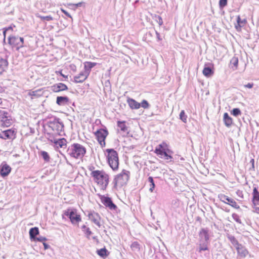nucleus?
I'll list each match as a JSON object with an SVG mask.
<instances>
[{
	"mask_svg": "<svg viewBox=\"0 0 259 259\" xmlns=\"http://www.w3.org/2000/svg\"><path fill=\"white\" fill-rule=\"evenodd\" d=\"M86 148L78 143H73L67 150V154L75 159H82L86 153Z\"/></svg>",
	"mask_w": 259,
	"mask_h": 259,
	"instance_id": "nucleus-1",
	"label": "nucleus"
},
{
	"mask_svg": "<svg viewBox=\"0 0 259 259\" xmlns=\"http://www.w3.org/2000/svg\"><path fill=\"white\" fill-rule=\"evenodd\" d=\"M97 183L101 186L102 190H105L109 183V176L103 171L94 170L91 173Z\"/></svg>",
	"mask_w": 259,
	"mask_h": 259,
	"instance_id": "nucleus-2",
	"label": "nucleus"
},
{
	"mask_svg": "<svg viewBox=\"0 0 259 259\" xmlns=\"http://www.w3.org/2000/svg\"><path fill=\"white\" fill-rule=\"evenodd\" d=\"M106 152L107 153V162L113 171H116L119 167L118 154L114 149H107Z\"/></svg>",
	"mask_w": 259,
	"mask_h": 259,
	"instance_id": "nucleus-3",
	"label": "nucleus"
},
{
	"mask_svg": "<svg viewBox=\"0 0 259 259\" xmlns=\"http://www.w3.org/2000/svg\"><path fill=\"white\" fill-rule=\"evenodd\" d=\"M167 147V145L166 143L163 142L155 148L154 153L158 155L160 158H164V159L171 161L173 158L170 155V154L172 153V152L168 149Z\"/></svg>",
	"mask_w": 259,
	"mask_h": 259,
	"instance_id": "nucleus-4",
	"label": "nucleus"
},
{
	"mask_svg": "<svg viewBox=\"0 0 259 259\" xmlns=\"http://www.w3.org/2000/svg\"><path fill=\"white\" fill-rule=\"evenodd\" d=\"M64 214L70 220L73 225L78 224L81 221V218L74 207H70L64 210Z\"/></svg>",
	"mask_w": 259,
	"mask_h": 259,
	"instance_id": "nucleus-5",
	"label": "nucleus"
},
{
	"mask_svg": "<svg viewBox=\"0 0 259 259\" xmlns=\"http://www.w3.org/2000/svg\"><path fill=\"white\" fill-rule=\"evenodd\" d=\"M130 172L123 169L121 173L116 175L113 180L114 186L119 185L123 186L126 185L130 179Z\"/></svg>",
	"mask_w": 259,
	"mask_h": 259,
	"instance_id": "nucleus-6",
	"label": "nucleus"
},
{
	"mask_svg": "<svg viewBox=\"0 0 259 259\" xmlns=\"http://www.w3.org/2000/svg\"><path fill=\"white\" fill-rule=\"evenodd\" d=\"M48 125L53 131L57 132L59 135H62L61 133L63 132L64 125L59 118L56 117L51 118L48 122Z\"/></svg>",
	"mask_w": 259,
	"mask_h": 259,
	"instance_id": "nucleus-7",
	"label": "nucleus"
},
{
	"mask_svg": "<svg viewBox=\"0 0 259 259\" xmlns=\"http://www.w3.org/2000/svg\"><path fill=\"white\" fill-rule=\"evenodd\" d=\"M99 196L101 202L110 210H115L117 209V206L113 202L112 199L108 196L98 194Z\"/></svg>",
	"mask_w": 259,
	"mask_h": 259,
	"instance_id": "nucleus-8",
	"label": "nucleus"
},
{
	"mask_svg": "<svg viewBox=\"0 0 259 259\" xmlns=\"http://www.w3.org/2000/svg\"><path fill=\"white\" fill-rule=\"evenodd\" d=\"M218 198L222 202L229 204L237 209H240L239 205L237 204L236 202L233 199L223 194H219L218 195Z\"/></svg>",
	"mask_w": 259,
	"mask_h": 259,
	"instance_id": "nucleus-9",
	"label": "nucleus"
},
{
	"mask_svg": "<svg viewBox=\"0 0 259 259\" xmlns=\"http://www.w3.org/2000/svg\"><path fill=\"white\" fill-rule=\"evenodd\" d=\"M17 131L15 129L5 130L0 134V138L2 139H11L13 140L16 137Z\"/></svg>",
	"mask_w": 259,
	"mask_h": 259,
	"instance_id": "nucleus-10",
	"label": "nucleus"
},
{
	"mask_svg": "<svg viewBox=\"0 0 259 259\" xmlns=\"http://www.w3.org/2000/svg\"><path fill=\"white\" fill-rule=\"evenodd\" d=\"M252 202L253 208L255 209V211L258 212L259 211V192L256 186H253Z\"/></svg>",
	"mask_w": 259,
	"mask_h": 259,
	"instance_id": "nucleus-11",
	"label": "nucleus"
},
{
	"mask_svg": "<svg viewBox=\"0 0 259 259\" xmlns=\"http://www.w3.org/2000/svg\"><path fill=\"white\" fill-rule=\"evenodd\" d=\"M95 135L99 144H102V142H104V140H105L106 137L108 135V132L106 128H100L95 133Z\"/></svg>",
	"mask_w": 259,
	"mask_h": 259,
	"instance_id": "nucleus-12",
	"label": "nucleus"
},
{
	"mask_svg": "<svg viewBox=\"0 0 259 259\" xmlns=\"http://www.w3.org/2000/svg\"><path fill=\"white\" fill-rule=\"evenodd\" d=\"M11 170V167L6 161H3L0 165V175L3 178L8 176Z\"/></svg>",
	"mask_w": 259,
	"mask_h": 259,
	"instance_id": "nucleus-13",
	"label": "nucleus"
},
{
	"mask_svg": "<svg viewBox=\"0 0 259 259\" xmlns=\"http://www.w3.org/2000/svg\"><path fill=\"white\" fill-rule=\"evenodd\" d=\"M88 217L92 222L97 225L99 228L101 227V224L99 221L100 217L98 213L94 211H91L88 214Z\"/></svg>",
	"mask_w": 259,
	"mask_h": 259,
	"instance_id": "nucleus-14",
	"label": "nucleus"
},
{
	"mask_svg": "<svg viewBox=\"0 0 259 259\" xmlns=\"http://www.w3.org/2000/svg\"><path fill=\"white\" fill-rule=\"evenodd\" d=\"M199 242H208L209 237L208 234V230L207 228H202L199 233Z\"/></svg>",
	"mask_w": 259,
	"mask_h": 259,
	"instance_id": "nucleus-15",
	"label": "nucleus"
},
{
	"mask_svg": "<svg viewBox=\"0 0 259 259\" xmlns=\"http://www.w3.org/2000/svg\"><path fill=\"white\" fill-rule=\"evenodd\" d=\"M48 140L50 142L54 143L56 145H58L60 148H66L67 147V142L65 138H61L57 140L48 139Z\"/></svg>",
	"mask_w": 259,
	"mask_h": 259,
	"instance_id": "nucleus-16",
	"label": "nucleus"
},
{
	"mask_svg": "<svg viewBox=\"0 0 259 259\" xmlns=\"http://www.w3.org/2000/svg\"><path fill=\"white\" fill-rule=\"evenodd\" d=\"M68 89L67 86L63 83H59L54 84L52 87V90L54 92H59L61 91H66Z\"/></svg>",
	"mask_w": 259,
	"mask_h": 259,
	"instance_id": "nucleus-17",
	"label": "nucleus"
},
{
	"mask_svg": "<svg viewBox=\"0 0 259 259\" xmlns=\"http://www.w3.org/2000/svg\"><path fill=\"white\" fill-rule=\"evenodd\" d=\"M88 74H86L85 72L81 71L79 74L74 77V81L75 83H82L88 77Z\"/></svg>",
	"mask_w": 259,
	"mask_h": 259,
	"instance_id": "nucleus-18",
	"label": "nucleus"
},
{
	"mask_svg": "<svg viewBox=\"0 0 259 259\" xmlns=\"http://www.w3.org/2000/svg\"><path fill=\"white\" fill-rule=\"evenodd\" d=\"M238 254L241 258H245L248 254V251L245 246L240 244L236 248Z\"/></svg>",
	"mask_w": 259,
	"mask_h": 259,
	"instance_id": "nucleus-19",
	"label": "nucleus"
},
{
	"mask_svg": "<svg viewBox=\"0 0 259 259\" xmlns=\"http://www.w3.org/2000/svg\"><path fill=\"white\" fill-rule=\"evenodd\" d=\"M8 44L13 47H17L18 49L20 48L18 36H9L8 37Z\"/></svg>",
	"mask_w": 259,
	"mask_h": 259,
	"instance_id": "nucleus-20",
	"label": "nucleus"
},
{
	"mask_svg": "<svg viewBox=\"0 0 259 259\" xmlns=\"http://www.w3.org/2000/svg\"><path fill=\"white\" fill-rule=\"evenodd\" d=\"M69 99L67 96H58L56 98V103L59 106L68 105Z\"/></svg>",
	"mask_w": 259,
	"mask_h": 259,
	"instance_id": "nucleus-21",
	"label": "nucleus"
},
{
	"mask_svg": "<svg viewBox=\"0 0 259 259\" xmlns=\"http://www.w3.org/2000/svg\"><path fill=\"white\" fill-rule=\"evenodd\" d=\"M39 233V229L38 227H34L31 228L29 231V237L30 239L32 241H34L36 238H37V235H38Z\"/></svg>",
	"mask_w": 259,
	"mask_h": 259,
	"instance_id": "nucleus-22",
	"label": "nucleus"
},
{
	"mask_svg": "<svg viewBox=\"0 0 259 259\" xmlns=\"http://www.w3.org/2000/svg\"><path fill=\"white\" fill-rule=\"evenodd\" d=\"M127 103L132 109H138L141 107L140 103L137 102L135 100L131 98H127Z\"/></svg>",
	"mask_w": 259,
	"mask_h": 259,
	"instance_id": "nucleus-23",
	"label": "nucleus"
},
{
	"mask_svg": "<svg viewBox=\"0 0 259 259\" xmlns=\"http://www.w3.org/2000/svg\"><path fill=\"white\" fill-rule=\"evenodd\" d=\"M97 65V63L92 62H85L84 63V72L90 75L91 69Z\"/></svg>",
	"mask_w": 259,
	"mask_h": 259,
	"instance_id": "nucleus-24",
	"label": "nucleus"
},
{
	"mask_svg": "<svg viewBox=\"0 0 259 259\" xmlns=\"http://www.w3.org/2000/svg\"><path fill=\"white\" fill-rule=\"evenodd\" d=\"M223 121L227 127H230L233 124V119L227 112L225 113L223 115Z\"/></svg>",
	"mask_w": 259,
	"mask_h": 259,
	"instance_id": "nucleus-25",
	"label": "nucleus"
},
{
	"mask_svg": "<svg viewBox=\"0 0 259 259\" xmlns=\"http://www.w3.org/2000/svg\"><path fill=\"white\" fill-rule=\"evenodd\" d=\"M202 72L203 75L207 77L212 76L214 73L213 70L211 67L206 65L204 66Z\"/></svg>",
	"mask_w": 259,
	"mask_h": 259,
	"instance_id": "nucleus-26",
	"label": "nucleus"
},
{
	"mask_svg": "<svg viewBox=\"0 0 259 259\" xmlns=\"http://www.w3.org/2000/svg\"><path fill=\"white\" fill-rule=\"evenodd\" d=\"M246 20L245 19L242 20L240 16H238L237 17V24L235 25V28L237 31L241 30V28L246 23Z\"/></svg>",
	"mask_w": 259,
	"mask_h": 259,
	"instance_id": "nucleus-27",
	"label": "nucleus"
},
{
	"mask_svg": "<svg viewBox=\"0 0 259 259\" xmlns=\"http://www.w3.org/2000/svg\"><path fill=\"white\" fill-rule=\"evenodd\" d=\"M228 239L231 242L236 248L240 244L238 242V240L236 239L234 236L228 234L227 235Z\"/></svg>",
	"mask_w": 259,
	"mask_h": 259,
	"instance_id": "nucleus-28",
	"label": "nucleus"
},
{
	"mask_svg": "<svg viewBox=\"0 0 259 259\" xmlns=\"http://www.w3.org/2000/svg\"><path fill=\"white\" fill-rule=\"evenodd\" d=\"M9 63L7 59H0V74L7 68Z\"/></svg>",
	"mask_w": 259,
	"mask_h": 259,
	"instance_id": "nucleus-29",
	"label": "nucleus"
},
{
	"mask_svg": "<svg viewBox=\"0 0 259 259\" xmlns=\"http://www.w3.org/2000/svg\"><path fill=\"white\" fill-rule=\"evenodd\" d=\"M97 253L100 256L102 257V258L106 257L109 253L105 247L97 250Z\"/></svg>",
	"mask_w": 259,
	"mask_h": 259,
	"instance_id": "nucleus-30",
	"label": "nucleus"
},
{
	"mask_svg": "<svg viewBox=\"0 0 259 259\" xmlns=\"http://www.w3.org/2000/svg\"><path fill=\"white\" fill-rule=\"evenodd\" d=\"M81 229L84 233L86 237L88 239H90V236L93 234V232L91 231L89 227H87L85 225L81 226Z\"/></svg>",
	"mask_w": 259,
	"mask_h": 259,
	"instance_id": "nucleus-31",
	"label": "nucleus"
},
{
	"mask_svg": "<svg viewBox=\"0 0 259 259\" xmlns=\"http://www.w3.org/2000/svg\"><path fill=\"white\" fill-rule=\"evenodd\" d=\"M39 155L40 156L44 161L46 162H49L50 161V156L48 153L45 151H41L39 153Z\"/></svg>",
	"mask_w": 259,
	"mask_h": 259,
	"instance_id": "nucleus-32",
	"label": "nucleus"
},
{
	"mask_svg": "<svg viewBox=\"0 0 259 259\" xmlns=\"http://www.w3.org/2000/svg\"><path fill=\"white\" fill-rule=\"evenodd\" d=\"M208 242H199V247L197 249V250L199 252H201L202 251H205L208 250V248L207 247Z\"/></svg>",
	"mask_w": 259,
	"mask_h": 259,
	"instance_id": "nucleus-33",
	"label": "nucleus"
},
{
	"mask_svg": "<svg viewBox=\"0 0 259 259\" xmlns=\"http://www.w3.org/2000/svg\"><path fill=\"white\" fill-rule=\"evenodd\" d=\"M117 126L121 131L123 132H126L127 131V127L125 124V121H118Z\"/></svg>",
	"mask_w": 259,
	"mask_h": 259,
	"instance_id": "nucleus-34",
	"label": "nucleus"
},
{
	"mask_svg": "<svg viewBox=\"0 0 259 259\" xmlns=\"http://www.w3.org/2000/svg\"><path fill=\"white\" fill-rule=\"evenodd\" d=\"M41 92L40 90L31 91L29 90L28 93V95L31 97V99H33L34 97H38L41 96V94L39 93Z\"/></svg>",
	"mask_w": 259,
	"mask_h": 259,
	"instance_id": "nucleus-35",
	"label": "nucleus"
},
{
	"mask_svg": "<svg viewBox=\"0 0 259 259\" xmlns=\"http://www.w3.org/2000/svg\"><path fill=\"white\" fill-rule=\"evenodd\" d=\"M148 181L150 183L149 185V191L150 192H153V190L155 187V185L154 182V180L153 177H149L148 178Z\"/></svg>",
	"mask_w": 259,
	"mask_h": 259,
	"instance_id": "nucleus-36",
	"label": "nucleus"
},
{
	"mask_svg": "<svg viewBox=\"0 0 259 259\" xmlns=\"http://www.w3.org/2000/svg\"><path fill=\"white\" fill-rule=\"evenodd\" d=\"M238 64V59L237 57H233L231 60H230V64L231 65H233L231 67L233 68V67H235L234 69H236L237 68Z\"/></svg>",
	"mask_w": 259,
	"mask_h": 259,
	"instance_id": "nucleus-37",
	"label": "nucleus"
},
{
	"mask_svg": "<svg viewBox=\"0 0 259 259\" xmlns=\"http://www.w3.org/2000/svg\"><path fill=\"white\" fill-rule=\"evenodd\" d=\"M8 112L5 110H0V121H4L5 118L8 117Z\"/></svg>",
	"mask_w": 259,
	"mask_h": 259,
	"instance_id": "nucleus-38",
	"label": "nucleus"
},
{
	"mask_svg": "<svg viewBox=\"0 0 259 259\" xmlns=\"http://www.w3.org/2000/svg\"><path fill=\"white\" fill-rule=\"evenodd\" d=\"M131 247L134 251H139L140 250V245L137 241L133 242L131 245Z\"/></svg>",
	"mask_w": 259,
	"mask_h": 259,
	"instance_id": "nucleus-39",
	"label": "nucleus"
},
{
	"mask_svg": "<svg viewBox=\"0 0 259 259\" xmlns=\"http://www.w3.org/2000/svg\"><path fill=\"white\" fill-rule=\"evenodd\" d=\"M187 116L186 115L185 111L182 110L180 114V119L184 123L187 122Z\"/></svg>",
	"mask_w": 259,
	"mask_h": 259,
	"instance_id": "nucleus-40",
	"label": "nucleus"
},
{
	"mask_svg": "<svg viewBox=\"0 0 259 259\" xmlns=\"http://www.w3.org/2000/svg\"><path fill=\"white\" fill-rule=\"evenodd\" d=\"M231 113L233 116L237 117L241 114V112L239 108H234L231 111Z\"/></svg>",
	"mask_w": 259,
	"mask_h": 259,
	"instance_id": "nucleus-41",
	"label": "nucleus"
},
{
	"mask_svg": "<svg viewBox=\"0 0 259 259\" xmlns=\"http://www.w3.org/2000/svg\"><path fill=\"white\" fill-rule=\"evenodd\" d=\"M140 104L141 105V107H142L144 109H148L150 107V104L146 100H142L141 103Z\"/></svg>",
	"mask_w": 259,
	"mask_h": 259,
	"instance_id": "nucleus-42",
	"label": "nucleus"
},
{
	"mask_svg": "<svg viewBox=\"0 0 259 259\" xmlns=\"http://www.w3.org/2000/svg\"><path fill=\"white\" fill-rule=\"evenodd\" d=\"M11 121H12V120L11 119H9L8 117L7 118H5L4 121H3L2 122V125L3 126L8 127L11 125Z\"/></svg>",
	"mask_w": 259,
	"mask_h": 259,
	"instance_id": "nucleus-43",
	"label": "nucleus"
},
{
	"mask_svg": "<svg viewBox=\"0 0 259 259\" xmlns=\"http://www.w3.org/2000/svg\"><path fill=\"white\" fill-rule=\"evenodd\" d=\"M232 217L234 221H235L237 223L240 224H242V222L240 219L239 216L237 214L234 213L232 214Z\"/></svg>",
	"mask_w": 259,
	"mask_h": 259,
	"instance_id": "nucleus-44",
	"label": "nucleus"
},
{
	"mask_svg": "<svg viewBox=\"0 0 259 259\" xmlns=\"http://www.w3.org/2000/svg\"><path fill=\"white\" fill-rule=\"evenodd\" d=\"M38 17L42 21H50L53 20V17L50 15L46 16H39Z\"/></svg>",
	"mask_w": 259,
	"mask_h": 259,
	"instance_id": "nucleus-45",
	"label": "nucleus"
},
{
	"mask_svg": "<svg viewBox=\"0 0 259 259\" xmlns=\"http://www.w3.org/2000/svg\"><path fill=\"white\" fill-rule=\"evenodd\" d=\"M155 20L158 23V24L161 26L163 24V21L162 18L158 15L155 16Z\"/></svg>",
	"mask_w": 259,
	"mask_h": 259,
	"instance_id": "nucleus-46",
	"label": "nucleus"
},
{
	"mask_svg": "<svg viewBox=\"0 0 259 259\" xmlns=\"http://www.w3.org/2000/svg\"><path fill=\"white\" fill-rule=\"evenodd\" d=\"M228 0H220L219 6L220 8L222 9L224 8L227 5Z\"/></svg>",
	"mask_w": 259,
	"mask_h": 259,
	"instance_id": "nucleus-47",
	"label": "nucleus"
},
{
	"mask_svg": "<svg viewBox=\"0 0 259 259\" xmlns=\"http://www.w3.org/2000/svg\"><path fill=\"white\" fill-rule=\"evenodd\" d=\"M47 239L45 237L40 236L35 238L34 241H38V242H42L44 241H46Z\"/></svg>",
	"mask_w": 259,
	"mask_h": 259,
	"instance_id": "nucleus-48",
	"label": "nucleus"
},
{
	"mask_svg": "<svg viewBox=\"0 0 259 259\" xmlns=\"http://www.w3.org/2000/svg\"><path fill=\"white\" fill-rule=\"evenodd\" d=\"M12 30V27H9L8 28H6L4 31H3V34H4V42L5 43L6 42V32L7 31L9 30Z\"/></svg>",
	"mask_w": 259,
	"mask_h": 259,
	"instance_id": "nucleus-49",
	"label": "nucleus"
},
{
	"mask_svg": "<svg viewBox=\"0 0 259 259\" xmlns=\"http://www.w3.org/2000/svg\"><path fill=\"white\" fill-rule=\"evenodd\" d=\"M18 40H19V42L20 48L22 47L23 46V44H24V38L23 37H19L18 36Z\"/></svg>",
	"mask_w": 259,
	"mask_h": 259,
	"instance_id": "nucleus-50",
	"label": "nucleus"
},
{
	"mask_svg": "<svg viewBox=\"0 0 259 259\" xmlns=\"http://www.w3.org/2000/svg\"><path fill=\"white\" fill-rule=\"evenodd\" d=\"M61 10L66 16H67L68 17L70 18L71 19H72L71 16L66 10L63 9L62 8L61 9Z\"/></svg>",
	"mask_w": 259,
	"mask_h": 259,
	"instance_id": "nucleus-51",
	"label": "nucleus"
},
{
	"mask_svg": "<svg viewBox=\"0 0 259 259\" xmlns=\"http://www.w3.org/2000/svg\"><path fill=\"white\" fill-rule=\"evenodd\" d=\"M253 83L251 82V83H248L247 84H244V87L246 88H249V89H251L253 87Z\"/></svg>",
	"mask_w": 259,
	"mask_h": 259,
	"instance_id": "nucleus-52",
	"label": "nucleus"
},
{
	"mask_svg": "<svg viewBox=\"0 0 259 259\" xmlns=\"http://www.w3.org/2000/svg\"><path fill=\"white\" fill-rule=\"evenodd\" d=\"M250 162L251 163V168L250 169H252L253 170H254V160L253 158H251L250 160Z\"/></svg>",
	"mask_w": 259,
	"mask_h": 259,
	"instance_id": "nucleus-53",
	"label": "nucleus"
},
{
	"mask_svg": "<svg viewBox=\"0 0 259 259\" xmlns=\"http://www.w3.org/2000/svg\"><path fill=\"white\" fill-rule=\"evenodd\" d=\"M156 38L158 41L161 40L162 38L160 36V33L156 31Z\"/></svg>",
	"mask_w": 259,
	"mask_h": 259,
	"instance_id": "nucleus-54",
	"label": "nucleus"
},
{
	"mask_svg": "<svg viewBox=\"0 0 259 259\" xmlns=\"http://www.w3.org/2000/svg\"><path fill=\"white\" fill-rule=\"evenodd\" d=\"M43 245L45 250L48 249L50 247V246L45 242H43Z\"/></svg>",
	"mask_w": 259,
	"mask_h": 259,
	"instance_id": "nucleus-55",
	"label": "nucleus"
},
{
	"mask_svg": "<svg viewBox=\"0 0 259 259\" xmlns=\"http://www.w3.org/2000/svg\"><path fill=\"white\" fill-rule=\"evenodd\" d=\"M93 239L95 240L97 243L99 242V240H98V237L97 236H93L92 237Z\"/></svg>",
	"mask_w": 259,
	"mask_h": 259,
	"instance_id": "nucleus-56",
	"label": "nucleus"
},
{
	"mask_svg": "<svg viewBox=\"0 0 259 259\" xmlns=\"http://www.w3.org/2000/svg\"><path fill=\"white\" fill-rule=\"evenodd\" d=\"M82 2H79L76 4H75V6L76 7H81L82 4Z\"/></svg>",
	"mask_w": 259,
	"mask_h": 259,
	"instance_id": "nucleus-57",
	"label": "nucleus"
},
{
	"mask_svg": "<svg viewBox=\"0 0 259 259\" xmlns=\"http://www.w3.org/2000/svg\"><path fill=\"white\" fill-rule=\"evenodd\" d=\"M106 145L105 140H104V142H102V144H100L102 147H105Z\"/></svg>",
	"mask_w": 259,
	"mask_h": 259,
	"instance_id": "nucleus-58",
	"label": "nucleus"
},
{
	"mask_svg": "<svg viewBox=\"0 0 259 259\" xmlns=\"http://www.w3.org/2000/svg\"><path fill=\"white\" fill-rule=\"evenodd\" d=\"M4 91V88L0 85V93H3Z\"/></svg>",
	"mask_w": 259,
	"mask_h": 259,
	"instance_id": "nucleus-59",
	"label": "nucleus"
},
{
	"mask_svg": "<svg viewBox=\"0 0 259 259\" xmlns=\"http://www.w3.org/2000/svg\"><path fill=\"white\" fill-rule=\"evenodd\" d=\"M65 217H66L64 214V211H63V213L62 214V219L63 220H66V218Z\"/></svg>",
	"mask_w": 259,
	"mask_h": 259,
	"instance_id": "nucleus-60",
	"label": "nucleus"
},
{
	"mask_svg": "<svg viewBox=\"0 0 259 259\" xmlns=\"http://www.w3.org/2000/svg\"><path fill=\"white\" fill-rule=\"evenodd\" d=\"M60 75L63 76V77L65 78H67V76L66 75H64L63 74H62V73L61 72H60Z\"/></svg>",
	"mask_w": 259,
	"mask_h": 259,
	"instance_id": "nucleus-61",
	"label": "nucleus"
},
{
	"mask_svg": "<svg viewBox=\"0 0 259 259\" xmlns=\"http://www.w3.org/2000/svg\"><path fill=\"white\" fill-rule=\"evenodd\" d=\"M94 167L92 166H90L89 169L90 170H92V169H94Z\"/></svg>",
	"mask_w": 259,
	"mask_h": 259,
	"instance_id": "nucleus-62",
	"label": "nucleus"
},
{
	"mask_svg": "<svg viewBox=\"0 0 259 259\" xmlns=\"http://www.w3.org/2000/svg\"><path fill=\"white\" fill-rule=\"evenodd\" d=\"M225 211H227V212H229V210L228 209H225Z\"/></svg>",
	"mask_w": 259,
	"mask_h": 259,
	"instance_id": "nucleus-63",
	"label": "nucleus"
},
{
	"mask_svg": "<svg viewBox=\"0 0 259 259\" xmlns=\"http://www.w3.org/2000/svg\"><path fill=\"white\" fill-rule=\"evenodd\" d=\"M47 135H50V136L51 135L50 134H49V133H48Z\"/></svg>",
	"mask_w": 259,
	"mask_h": 259,
	"instance_id": "nucleus-64",
	"label": "nucleus"
}]
</instances>
